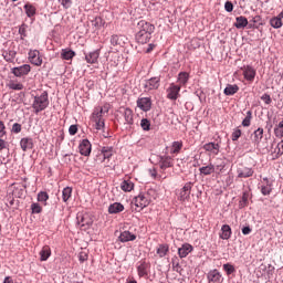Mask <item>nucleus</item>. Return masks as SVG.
Returning <instances> with one entry per match:
<instances>
[{
    "label": "nucleus",
    "instance_id": "obj_54",
    "mask_svg": "<svg viewBox=\"0 0 283 283\" xmlns=\"http://www.w3.org/2000/svg\"><path fill=\"white\" fill-rule=\"evenodd\" d=\"M59 3H61V6L67 10L70 8H72V0H57Z\"/></svg>",
    "mask_w": 283,
    "mask_h": 283
},
{
    "label": "nucleus",
    "instance_id": "obj_14",
    "mask_svg": "<svg viewBox=\"0 0 283 283\" xmlns=\"http://www.w3.org/2000/svg\"><path fill=\"white\" fill-rule=\"evenodd\" d=\"M78 149L82 156H90V154H92V143H90L87 139H83L78 146Z\"/></svg>",
    "mask_w": 283,
    "mask_h": 283
},
{
    "label": "nucleus",
    "instance_id": "obj_56",
    "mask_svg": "<svg viewBox=\"0 0 283 283\" xmlns=\"http://www.w3.org/2000/svg\"><path fill=\"white\" fill-rule=\"evenodd\" d=\"M78 133V126L76 125H71L69 128V134L71 136H76V134Z\"/></svg>",
    "mask_w": 283,
    "mask_h": 283
},
{
    "label": "nucleus",
    "instance_id": "obj_11",
    "mask_svg": "<svg viewBox=\"0 0 283 283\" xmlns=\"http://www.w3.org/2000/svg\"><path fill=\"white\" fill-rule=\"evenodd\" d=\"M29 61L32 65H36V67H41V65H43V60L41 59L39 50L29 51Z\"/></svg>",
    "mask_w": 283,
    "mask_h": 283
},
{
    "label": "nucleus",
    "instance_id": "obj_5",
    "mask_svg": "<svg viewBox=\"0 0 283 283\" xmlns=\"http://www.w3.org/2000/svg\"><path fill=\"white\" fill-rule=\"evenodd\" d=\"M151 264L145 260L137 262V274L139 277H148Z\"/></svg>",
    "mask_w": 283,
    "mask_h": 283
},
{
    "label": "nucleus",
    "instance_id": "obj_8",
    "mask_svg": "<svg viewBox=\"0 0 283 283\" xmlns=\"http://www.w3.org/2000/svg\"><path fill=\"white\" fill-rule=\"evenodd\" d=\"M29 72H32V67L30 66V64H24V65L11 69V74L17 76L18 78H21V76H28Z\"/></svg>",
    "mask_w": 283,
    "mask_h": 283
},
{
    "label": "nucleus",
    "instance_id": "obj_44",
    "mask_svg": "<svg viewBox=\"0 0 283 283\" xmlns=\"http://www.w3.org/2000/svg\"><path fill=\"white\" fill-rule=\"evenodd\" d=\"M171 264H172V271H176V273H180V271H182V268L180 266V261L178 260V258H172L171 260Z\"/></svg>",
    "mask_w": 283,
    "mask_h": 283
},
{
    "label": "nucleus",
    "instance_id": "obj_23",
    "mask_svg": "<svg viewBox=\"0 0 283 283\" xmlns=\"http://www.w3.org/2000/svg\"><path fill=\"white\" fill-rule=\"evenodd\" d=\"M40 262H48L50 255H52V249L50 245H44L40 251Z\"/></svg>",
    "mask_w": 283,
    "mask_h": 283
},
{
    "label": "nucleus",
    "instance_id": "obj_39",
    "mask_svg": "<svg viewBox=\"0 0 283 283\" xmlns=\"http://www.w3.org/2000/svg\"><path fill=\"white\" fill-rule=\"evenodd\" d=\"M120 189H122V191H132L134 189V182H132L129 180H124L120 184Z\"/></svg>",
    "mask_w": 283,
    "mask_h": 283
},
{
    "label": "nucleus",
    "instance_id": "obj_33",
    "mask_svg": "<svg viewBox=\"0 0 283 283\" xmlns=\"http://www.w3.org/2000/svg\"><path fill=\"white\" fill-rule=\"evenodd\" d=\"M124 118L127 125H134V112L132 108H125Z\"/></svg>",
    "mask_w": 283,
    "mask_h": 283
},
{
    "label": "nucleus",
    "instance_id": "obj_26",
    "mask_svg": "<svg viewBox=\"0 0 283 283\" xmlns=\"http://www.w3.org/2000/svg\"><path fill=\"white\" fill-rule=\"evenodd\" d=\"M120 242H134L136 240V234L129 232V231H124L119 235Z\"/></svg>",
    "mask_w": 283,
    "mask_h": 283
},
{
    "label": "nucleus",
    "instance_id": "obj_51",
    "mask_svg": "<svg viewBox=\"0 0 283 283\" xmlns=\"http://www.w3.org/2000/svg\"><path fill=\"white\" fill-rule=\"evenodd\" d=\"M95 123V129L101 130L105 128V119L93 120Z\"/></svg>",
    "mask_w": 283,
    "mask_h": 283
},
{
    "label": "nucleus",
    "instance_id": "obj_10",
    "mask_svg": "<svg viewBox=\"0 0 283 283\" xmlns=\"http://www.w3.org/2000/svg\"><path fill=\"white\" fill-rule=\"evenodd\" d=\"M158 166H159L160 171H165L166 169L174 167V158L171 156H167V155L160 156Z\"/></svg>",
    "mask_w": 283,
    "mask_h": 283
},
{
    "label": "nucleus",
    "instance_id": "obj_29",
    "mask_svg": "<svg viewBox=\"0 0 283 283\" xmlns=\"http://www.w3.org/2000/svg\"><path fill=\"white\" fill-rule=\"evenodd\" d=\"M7 87H9V90H13L15 92H21V90L24 88L23 83L11 80L9 81V83L7 84Z\"/></svg>",
    "mask_w": 283,
    "mask_h": 283
},
{
    "label": "nucleus",
    "instance_id": "obj_41",
    "mask_svg": "<svg viewBox=\"0 0 283 283\" xmlns=\"http://www.w3.org/2000/svg\"><path fill=\"white\" fill-rule=\"evenodd\" d=\"M63 202H67L72 198V188L66 187L62 191Z\"/></svg>",
    "mask_w": 283,
    "mask_h": 283
},
{
    "label": "nucleus",
    "instance_id": "obj_32",
    "mask_svg": "<svg viewBox=\"0 0 283 283\" xmlns=\"http://www.w3.org/2000/svg\"><path fill=\"white\" fill-rule=\"evenodd\" d=\"M2 56H3L4 61H7V63H12L14 61V59L17 57V51H14V50L4 51L2 53Z\"/></svg>",
    "mask_w": 283,
    "mask_h": 283
},
{
    "label": "nucleus",
    "instance_id": "obj_60",
    "mask_svg": "<svg viewBox=\"0 0 283 283\" xmlns=\"http://www.w3.org/2000/svg\"><path fill=\"white\" fill-rule=\"evenodd\" d=\"M118 35H112L111 36V45H120V42Z\"/></svg>",
    "mask_w": 283,
    "mask_h": 283
},
{
    "label": "nucleus",
    "instance_id": "obj_24",
    "mask_svg": "<svg viewBox=\"0 0 283 283\" xmlns=\"http://www.w3.org/2000/svg\"><path fill=\"white\" fill-rule=\"evenodd\" d=\"M247 25H249V20L245 17L240 15L235 18L234 28H237V30H242L247 28Z\"/></svg>",
    "mask_w": 283,
    "mask_h": 283
},
{
    "label": "nucleus",
    "instance_id": "obj_43",
    "mask_svg": "<svg viewBox=\"0 0 283 283\" xmlns=\"http://www.w3.org/2000/svg\"><path fill=\"white\" fill-rule=\"evenodd\" d=\"M92 25H93L94 28H96V30H99V28H103V25H105V21H103V18L96 17V18L92 21Z\"/></svg>",
    "mask_w": 283,
    "mask_h": 283
},
{
    "label": "nucleus",
    "instance_id": "obj_16",
    "mask_svg": "<svg viewBox=\"0 0 283 283\" xmlns=\"http://www.w3.org/2000/svg\"><path fill=\"white\" fill-rule=\"evenodd\" d=\"M238 178H251L254 171L253 168L241 166L237 169Z\"/></svg>",
    "mask_w": 283,
    "mask_h": 283
},
{
    "label": "nucleus",
    "instance_id": "obj_46",
    "mask_svg": "<svg viewBox=\"0 0 283 283\" xmlns=\"http://www.w3.org/2000/svg\"><path fill=\"white\" fill-rule=\"evenodd\" d=\"M182 149V142H174L171 146V154H180Z\"/></svg>",
    "mask_w": 283,
    "mask_h": 283
},
{
    "label": "nucleus",
    "instance_id": "obj_21",
    "mask_svg": "<svg viewBox=\"0 0 283 283\" xmlns=\"http://www.w3.org/2000/svg\"><path fill=\"white\" fill-rule=\"evenodd\" d=\"M255 69L252 66H245L243 71V76L245 81H250V83H253L255 81Z\"/></svg>",
    "mask_w": 283,
    "mask_h": 283
},
{
    "label": "nucleus",
    "instance_id": "obj_28",
    "mask_svg": "<svg viewBox=\"0 0 283 283\" xmlns=\"http://www.w3.org/2000/svg\"><path fill=\"white\" fill-rule=\"evenodd\" d=\"M239 91L240 87L238 85L228 84L223 91V94H226V96H233V94H238Z\"/></svg>",
    "mask_w": 283,
    "mask_h": 283
},
{
    "label": "nucleus",
    "instance_id": "obj_15",
    "mask_svg": "<svg viewBox=\"0 0 283 283\" xmlns=\"http://www.w3.org/2000/svg\"><path fill=\"white\" fill-rule=\"evenodd\" d=\"M207 280L209 283H219L222 280V274L218 270H211L207 274Z\"/></svg>",
    "mask_w": 283,
    "mask_h": 283
},
{
    "label": "nucleus",
    "instance_id": "obj_12",
    "mask_svg": "<svg viewBox=\"0 0 283 283\" xmlns=\"http://www.w3.org/2000/svg\"><path fill=\"white\" fill-rule=\"evenodd\" d=\"M137 107H139L142 112H149V109H151V97H139L137 99Z\"/></svg>",
    "mask_w": 283,
    "mask_h": 283
},
{
    "label": "nucleus",
    "instance_id": "obj_13",
    "mask_svg": "<svg viewBox=\"0 0 283 283\" xmlns=\"http://www.w3.org/2000/svg\"><path fill=\"white\" fill-rule=\"evenodd\" d=\"M101 56V50L97 49L95 51H92L90 53L85 54V61L86 63H90V65H94L98 63V57Z\"/></svg>",
    "mask_w": 283,
    "mask_h": 283
},
{
    "label": "nucleus",
    "instance_id": "obj_34",
    "mask_svg": "<svg viewBox=\"0 0 283 283\" xmlns=\"http://www.w3.org/2000/svg\"><path fill=\"white\" fill-rule=\"evenodd\" d=\"M216 174L220 175L224 171V167H227V163L224 159H217L216 164L213 165Z\"/></svg>",
    "mask_w": 283,
    "mask_h": 283
},
{
    "label": "nucleus",
    "instance_id": "obj_47",
    "mask_svg": "<svg viewBox=\"0 0 283 283\" xmlns=\"http://www.w3.org/2000/svg\"><path fill=\"white\" fill-rule=\"evenodd\" d=\"M223 271H226L227 275H232V273H235V266L231 263L223 264Z\"/></svg>",
    "mask_w": 283,
    "mask_h": 283
},
{
    "label": "nucleus",
    "instance_id": "obj_22",
    "mask_svg": "<svg viewBox=\"0 0 283 283\" xmlns=\"http://www.w3.org/2000/svg\"><path fill=\"white\" fill-rule=\"evenodd\" d=\"M191 251H193V245L189 244V243H184L181 245V248L178 249V255L179 258H187V255H189V253H191Z\"/></svg>",
    "mask_w": 283,
    "mask_h": 283
},
{
    "label": "nucleus",
    "instance_id": "obj_9",
    "mask_svg": "<svg viewBox=\"0 0 283 283\" xmlns=\"http://www.w3.org/2000/svg\"><path fill=\"white\" fill-rule=\"evenodd\" d=\"M114 156V148L109 146H105L102 148L99 155H97V163H105V160H109Z\"/></svg>",
    "mask_w": 283,
    "mask_h": 283
},
{
    "label": "nucleus",
    "instance_id": "obj_57",
    "mask_svg": "<svg viewBox=\"0 0 283 283\" xmlns=\"http://www.w3.org/2000/svg\"><path fill=\"white\" fill-rule=\"evenodd\" d=\"M240 136H242V130H240V129L233 130V133H232V140L233 142L238 140L240 138Z\"/></svg>",
    "mask_w": 283,
    "mask_h": 283
},
{
    "label": "nucleus",
    "instance_id": "obj_64",
    "mask_svg": "<svg viewBox=\"0 0 283 283\" xmlns=\"http://www.w3.org/2000/svg\"><path fill=\"white\" fill-rule=\"evenodd\" d=\"M78 260H80V262H86V260H87V253L81 252V253L78 254Z\"/></svg>",
    "mask_w": 283,
    "mask_h": 283
},
{
    "label": "nucleus",
    "instance_id": "obj_49",
    "mask_svg": "<svg viewBox=\"0 0 283 283\" xmlns=\"http://www.w3.org/2000/svg\"><path fill=\"white\" fill-rule=\"evenodd\" d=\"M140 127L144 129V132H149V129L151 127V123L149 122V119L144 118L140 122Z\"/></svg>",
    "mask_w": 283,
    "mask_h": 283
},
{
    "label": "nucleus",
    "instance_id": "obj_45",
    "mask_svg": "<svg viewBox=\"0 0 283 283\" xmlns=\"http://www.w3.org/2000/svg\"><path fill=\"white\" fill-rule=\"evenodd\" d=\"M270 25L277 30L282 28V20H280V18L274 17L270 20Z\"/></svg>",
    "mask_w": 283,
    "mask_h": 283
},
{
    "label": "nucleus",
    "instance_id": "obj_37",
    "mask_svg": "<svg viewBox=\"0 0 283 283\" xmlns=\"http://www.w3.org/2000/svg\"><path fill=\"white\" fill-rule=\"evenodd\" d=\"M24 10L27 17L29 18L34 17V14H36V8L30 3L24 4Z\"/></svg>",
    "mask_w": 283,
    "mask_h": 283
},
{
    "label": "nucleus",
    "instance_id": "obj_2",
    "mask_svg": "<svg viewBox=\"0 0 283 283\" xmlns=\"http://www.w3.org/2000/svg\"><path fill=\"white\" fill-rule=\"evenodd\" d=\"M48 105H50V99L48 98V92H43L41 95L34 97L32 103V108L35 114L43 112V109H48Z\"/></svg>",
    "mask_w": 283,
    "mask_h": 283
},
{
    "label": "nucleus",
    "instance_id": "obj_17",
    "mask_svg": "<svg viewBox=\"0 0 283 283\" xmlns=\"http://www.w3.org/2000/svg\"><path fill=\"white\" fill-rule=\"evenodd\" d=\"M250 138L254 145H260V143H262V138H264V128H258L254 130Z\"/></svg>",
    "mask_w": 283,
    "mask_h": 283
},
{
    "label": "nucleus",
    "instance_id": "obj_30",
    "mask_svg": "<svg viewBox=\"0 0 283 283\" xmlns=\"http://www.w3.org/2000/svg\"><path fill=\"white\" fill-rule=\"evenodd\" d=\"M75 56H76V52L70 49H63L61 52V59H63L64 61H72V59Z\"/></svg>",
    "mask_w": 283,
    "mask_h": 283
},
{
    "label": "nucleus",
    "instance_id": "obj_62",
    "mask_svg": "<svg viewBox=\"0 0 283 283\" xmlns=\"http://www.w3.org/2000/svg\"><path fill=\"white\" fill-rule=\"evenodd\" d=\"M276 154H277L279 156H282V155H283V140L277 144Z\"/></svg>",
    "mask_w": 283,
    "mask_h": 283
},
{
    "label": "nucleus",
    "instance_id": "obj_27",
    "mask_svg": "<svg viewBox=\"0 0 283 283\" xmlns=\"http://www.w3.org/2000/svg\"><path fill=\"white\" fill-rule=\"evenodd\" d=\"M201 176H211V174H216V167L213 164H209L208 166H203L199 168Z\"/></svg>",
    "mask_w": 283,
    "mask_h": 283
},
{
    "label": "nucleus",
    "instance_id": "obj_52",
    "mask_svg": "<svg viewBox=\"0 0 283 283\" xmlns=\"http://www.w3.org/2000/svg\"><path fill=\"white\" fill-rule=\"evenodd\" d=\"M31 211L32 213H41V211H43V208L39 203H32Z\"/></svg>",
    "mask_w": 283,
    "mask_h": 283
},
{
    "label": "nucleus",
    "instance_id": "obj_3",
    "mask_svg": "<svg viewBox=\"0 0 283 283\" xmlns=\"http://www.w3.org/2000/svg\"><path fill=\"white\" fill-rule=\"evenodd\" d=\"M135 207H137V211H143L145 207H149L151 203V196L148 192H142L137 197L134 198Z\"/></svg>",
    "mask_w": 283,
    "mask_h": 283
},
{
    "label": "nucleus",
    "instance_id": "obj_19",
    "mask_svg": "<svg viewBox=\"0 0 283 283\" xmlns=\"http://www.w3.org/2000/svg\"><path fill=\"white\" fill-rule=\"evenodd\" d=\"M205 151H209V154H212V156H218L220 154V144L216 143H208L203 145Z\"/></svg>",
    "mask_w": 283,
    "mask_h": 283
},
{
    "label": "nucleus",
    "instance_id": "obj_55",
    "mask_svg": "<svg viewBox=\"0 0 283 283\" xmlns=\"http://www.w3.org/2000/svg\"><path fill=\"white\" fill-rule=\"evenodd\" d=\"M261 101H263L265 103V105H271V103H273V99H271V95L264 93L261 96Z\"/></svg>",
    "mask_w": 283,
    "mask_h": 283
},
{
    "label": "nucleus",
    "instance_id": "obj_36",
    "mask_svg": "<svg viewBox=\"0 0 283 283\" xmlns=\"http://www.w3.org/2000/svg\"><path fill=\"white\" fill-rule=\"evenodd\" d=\"M169 253V244H159L157 248V255L159 258H165Z\"/></svg>",
    "mask_w": 283,
    "mask_h": 283
},
{
    "label": "nucleus",
    "instance_id": "obj_38",
    "mask_svg": "<svg viewBox=\"0 0 283 283\" xmlns=\"http://www.w3.org/2000/svg\"><path fill=\"white\" fill-rule=\"evenodd\" d=\"M105 116L104 113H101V111L95 107L92 114V120H105Z\"/></svg>",
    "mask_w": 283,
    "mask_h": 283
},
{
    "label": "nucleus",
    "instance_id": "obj_35",
    "mask_svg": "<svg viewBox=\"0 0 283 283\" xmlns=\"http://www.w3.org/2000/svg\"><path fill=\"white\" fill-rule=\"evenodd\" d=\"M189 82V73L187 72H180L178 74V83L179 86L182 87L185 85H187V83Z\"/></svg>",
    "mask_w": 283,
    "mask_h": 283
},
{
    "label": "nucleus",
    "instance_id": "obj_42",
    "mask_svg": "<svg viewBox=\"0 0 283 283\" xmlns=\"http://www.w3.org/2000/svg\"><path fill=\"white\" fill-rule=\"evenodd\" d=\"M253 118V113L251 111L247 112L245 118L242 120L243 127H251V119Z\"/></svg>",
    "mask_w": 283,
    "mask_h": 283
},
{
    "label": "nucleus",
    "instance_id": "obj_18",
    "mask_svg": "<svg viewBox=\"0 0 283 283\" xmlns=\"http://www.w3.org/2000/svg\"><path fill=\"white\" fill-rule=\"evenodd\" d=\"M20 147L22 151H28V149H33L34 140L32 139V137H23L20 140Z\"/></svg>",
    "mask_w": 283,
    "mask_h": 283
},
{
    "label": "nucleus",
    "instance_id": "obj_40",
    "mask_svg": "<svg viewBox=\"0 0 283 283\" xmlns=\"http://www.w3.org/2000/svg\"><path fill=\"white\" fill-rule=\"evenodd\" d=\"M274 134L276 138H283V119L275 126Z\"/></svg>",
    "mask_w": 283,
    "mask_h": 283
},
{
    "label": "nucleus",
    "instance_id": "obj_25",
    "mask_svg": "<svg viewBox=\"0 0 283 283\" xmlns=\"http://www.w3.org/2000/svg\"><path fill=\"white\" fill-rule=\"evenodd\" d=\"M122 211H125V206L119 202H114L108 207V213L114 214V213H122Z\"/></svg>",
    "mask_w": 283,
    "mask_h": 283
},
{
    "label": "nucleus",
    "instance_id": "obj_6",
    "mask_svg": "<svg viewBox=\"0 0 283 283\" xmlns=\"http://www.w3.org/2000/svg\"><path fill=\"white\" fill-rule=\"evenodd\" d=\"M158 87H160V77L158 76L146 80L144 83V92H151Z\"/></svg>",
    "mask_w": 283,
    "mask_h": 283
},
{
    "label": "nucleus",
    "instance_id": "obj_59",
    "mask_svg": "<svg viewBox=\"0 0 283 283\" xmlns=\"http://www.w3.org/2000/svg\"><path fill=\"white\" fill-rule=\"evenodd\" d=\"M12 132L13 134H21V124L19 123L13 124Z\"/></svg>",
    "mask_w": 283,
    "mask_h": 283
},
{
    "label": "nucleus",
    "instance_id": "obj_61",
    "mask_svg": "<svg viewBox=\"0 0 283 283\" xmlns=\"http://www.w3.org/2000/svg\"><path fill=\"white\" fill-rule=\"evenodd\" d=\"M7 132H6V124H3L2 120H0V138H3V136H6Z\"/></svg>",
    "mask_w": 283,
    "mask_h": 283
},
{
    "label": "nucleus",
    "instance_id": "obj_58",
    "mask_svg": "<svg viewBox=\"0 0 283 283\" xmlns=\"http://www.w3.org/2000/svg\"><path fill=\"white\" fill-rule=\"evenodd\" d=\"M224 10H226V12H233V2L232 1H227L224 3Z\"/></svg>",
    "mask_w": 283,
    "mask_h": 283
},
{
    "label": "nucleus",
    "instance_id": "obj_20",
    "mask_svg": "<svg viewBox=\"0 0 283 283\" xmlns=\"http://www.w3.org/2000/svg\"><path fill=\"white\" fill-rule=\"evenodd\" d=\"M263 185L261 186L262 196H271V191H273V184L269 181V178H263Z\"/></svg>",
    "mask_w": 283,
    "mask_h": 283
},
{
    "label": "nucleus",
    "instance_id": "obj_48",
    "mask_svg": "<svg viewBox=\"0 0 283 283\" xmlns=\"http://www.w3.org/2000/svg\"><path fill=\"white\" fill-rule=\"evenodd\" d=\"M50 200V196L45 191H41L38 193V202H48Z\"/></svg>",
    "mask_w": 283,
    "mask_h": 283
},
{
    "label": "nucleus",
    "instance_id": "obj_7",
    "mask_svg": "<svg viewBox=\"0 0 283 283\" xmlns=\"http://www.w3.org/2000/svg\"><path fill=\"white\" fill-rule=\"evenodd\" d=\"M180 90L181 87L171 83L170 86L167 88V98L169 101H178L180 98Z\"/></svg>",
    "mask_w": 283,
    "mask_h": 283
},
{
    "label": "nucleus",
    "instance_id": "obj_63",
    "mask_svg": "<svg viewBox=\"0 0 283 283\" xmlns=\"http://www.w3.org/2000/svg\"><path fill=\"white\" fill-rule=\"evenodd\" d=\"M7 148H8V142L3 140L0 137V151H3V149H7Z\"/></svg>",
    "mask_w": 283,
    "mask_h": 283
},
{
    "label": "nucleus",
    "instance_id": "obj_50",
    "mask_svg": "<svg viewBox=\"0 0 283 283\" xmlns=\"http://www.w3.org/2000/svg\"><path fill=\"white\" fill-rule=\"evenodd\" d=\"M249 205V192H243L240 201V207H247Z\"/></svg>",
    "mask_w": 283,
    "mask_h": 283
},
{
    "label": "nucleus",
    "instance_id": "obj_1",
    "mask_svg": "<svg viewBox=\"0 0 283 283\" xmlns=\"http://www.w3.org/2000/svg\"><path fill=\"white\" fill-rule=\"evenodd\" d=\"M154 30H156V27L151 24V22H147L146 20L138 21L137 33L135 35L137 43H140V45L149 43V41H151V34H154Z\"/></svg>",
    "mask_w": 283,
    "mask_h": 283
},
{
    "label": "nucleus",
    "instance_id": "obj_4",
    "mask_svg": "<svg viewBox=\"0 0 283 283\" xmlns=\"http://www.w3.org/2000/svg\"><path fill=\"white\" fill-rule=\"evenodd\" d=\"M191 189H193V182H186L179 192L178 200H180V202H187V200L191 198Z\"/></svg>",
    "mask_w": 283,
    "mask_h": 283
},
{
    "label": "nucleus",
    "instance_id": "obj_53",
    "mask_svg": "<svg viewBox=\"0 0 283 283\" xmlns=\"http://www.w3.org/2000/svg\"><path fill=\"white\" fill-rule=\"evenodd\" d=\"M96 108L106 116L109 114V104H104L103 106H97Z\"/></svg>",
    "mask_w": 283,
    "mask_h": 283
},
{
    "label": "nucleus",
    "instance_id": "obj_31",
    "mask_svg": "<svg viewBox=\"0 0 283 283\" xmlns=\"http://www.w3.org/2000/svg\"><path fill=\"white\" fill-rule=\"evenodd\" d=\"M231 226L223 224L220 234L221 240H229V238H231Z\"/></svg>",
    "mask_w": 283,
    "mask_h": 283
}]
</instances>
